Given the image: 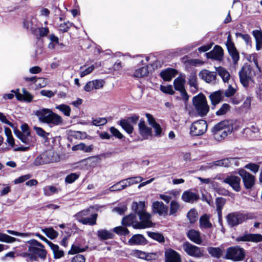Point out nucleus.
I'll return each instance as SVG.
<instances>
[{
    "label": "nucleus",
    "instance_id": "obj_43",
    "mask_svg": "<svg viewBox=\"0 0 262 262\" xmlns=\"http://www.w3.org/2000/svg\"><path fill=\"white\" fill-rule=\"evenodd\" d=\"M148 74L147 66L142 67L135 70L134 73V77L137 78H141L147 76Z\"/></svg>",
    "mask_w": 262,
    "mask_h": 262
},
{
    "label": "nucleus",
    "instance_id": "obj_34",
    "mask_svg": "<svg viewBox=\"0 0 262 262\" xmlns=\"http://www.w3.org/2000/svg\"><path fill=\"white\" fill-rule=\"evenodd\" d=\"M129 180H122L110 187L111 191H120L125 189L127 186L131 185L129 184Z\"/></svg>",
    "mask_w": 262,
    "mask_h": 262
},
{
    "label": "nucleus",
    "instance_id": "obj_8",
    "mask_svg": "<svg viewBox=\"0 0 262 262\" xmlns=\"http://www.w3.org/2000/svg\"><path fill=\"white\" fill-rule=\"evenodd\" d=\"M140 116L137 114H133L126 118L121 119L117 124L128 134H131L134 131L133 124H136L139 120Z\"/></svg>",
    "mask_w": 262,
    "mask_h": 262
},
{
    "label": "nucleus",
    "instance_id": "obj_1",
    "mask_svg": "<svg viewBox=\"0 0 262 262\" xmlns=\"http://www.w3.org/2000/svg\"><path fill=\"white\" fill-rule=\"evenodd\" d=\"M27 243L29 244L28 252L20 253L19 255L20 256L26 258L27 260H29L32 261H37L38 258L41 259L46 258L47 252L43 245L36 239H31Z\"/></svg>",
    "mask_w": 262,
    "mask_h": 262
},
{
    "label": "nucleus",
    "instance_id": "obj_23",
    "mask_svg": "<svg viewBox=\"0 0 262 262\" xmlns=\"http://www.w3.org/2000/svg\"><path fill=\"white\" fill-rule=\"evenodd\" d=\"M128 243L130 245H145L148 244V241L143 235L137 234L128 240Z\"/></svg>",
    "mask_w": 262,
    "mask_h": 262
},
{
    "label": "nucleus",
    "instance_id": "obj_55",
    "mask_svg": "<svg viewBox=\"0 0 262 262\" xmlns=\"http://www.w3.org/2000/svg\"><path fill=\"white\" fill-rule=\"evenodd\" d=\"M37 31V35H34L36 37H42L47 36L49 33V28L47 27H40L36 29Z\"/></svg>",
    "mask_w": 262,
    "mask_h": 262
},
{
    "label": "nucleus",
    "instance_id": "obj_4",
    "mask_svg": "<svg viewBox=\"0 0 262 262\" xmlns=\"http://www.w3.org/2000/svg\"><path fill=\"white\" fill-rule=\"evenodd\" d=\"M60 157L53 150L49 149L38 155L34 160L33 164L40 166L57 162L59 161Z\"/></svg>",
    "mask_w": 262,
    "mask_h": 262
},
{
    "label": "nucleus",
    "instance_id": "obj_59",
    "mask_svg": "<svg viewBox=\"0 0 262 262\" xmlns=\"http://www.w3.org/2000/svg\"><path fill=\"white\" fill-rule=\"evenodd\" d=\"M216 205V211H222L223 208L226 203V199L223 198L219 197L215 199Z\"/></svg>",
    "mask_w": 262,
    "mask_h": 262
},
{
    "label": "nucleus",
    "instance_id": "obj_22",
    "mask_svg": "<svg viewBox=\"0 0 262 262\" xmlns=\"http://www.w3.org/2000/svg\"><path fill=\"white\" fill-rule=\"evenodd\" d=\"M152 210L154 213H157L160 215L166 216L168 214V207L162 202L156 201L153 203Z\"/></svg>",
    "mask_w": 262,
    "mask_h": 262
},
{
    "label": "nucleus",
    "instance_id": "obj_36",
    "mask_svg": "<svg viewBox=\"0 0 262 262\" xmlns=\"http://www.w3.org/2000/svg\"><path fill=\"white\" fill-rule=\"evenodd\" d=\"M97 216V213H94L91 215V217H81L79 219V222L83 225L93 226L96 224Z\"/></svg>",
    "mask_w": 262,
    "mask_h": 262
},
{
    "label": "nucleus",
    "instance_id": "obj_44",
    "mask_svg": "<svg viewBox=\"0 0 262 262\" xmlns=\"http://www.w3.org/2000/svg\"><path fill=\"white\" fill-rule=\"evenodd\" d=\"M133 210L137 214L140 212L144 210L145 203L144 202L140 201L139 203L133 202L132 205Z\"/></svg>",
    "mask_w": 262,
    "mask_h": 262
},
{
    "label": "nucleus",
    "instance_id": "obj_57",
    "mask_svg": "<svg viewBox=\"0 0 262 262\" xmlns=\"http://www.w3.org/2000/svg\"><path fill=\"white\" fill-rule=\"evenodd\" d=\"M180 207L179 203L176 201H172L170 205L169 215H173L176 213Z\"/></svg>",
    "mask_w": 262,
    "mask_h": 262
},
{
    "label": "nucleus",
    "instance_id": "obj_38",
    "mask_svg": "<svg viewBox=\"0 0 262 262\" xmlns=\"http://www.w3.org/2000/svg\"><path fill=\"white\" fill-rule=\"evenodd\" d=\"M185 79L178 77L173 81V86L175 90L180 91L185 89Z\"/></svg>",
    "mask_w": 262,
    "mask_h": 262
},
{
    "label": "nucleus",
    "instance_id": "obj_17",
    "mask_svg": "<svg viewBox=\"0 0 262 262\" xmlns=\"http://www.w3.org/2000/svg\"><path fill=\"white\" fill-rule=\"evenodd\" d=\"M164 255L165 262H182L180 254L171 248L166 250Z\"/></svg>",
    "mask_w": 262,
    "mask_h": 262
},
{
    "label": "nucleus",
    "instance_id": "obj_46",
    "mask_svg": "<svg viewBox=\"0 0 262 262\" xmlns=\"http://www.w3.org/2000/svg\"><path fill=\"white\" fill-rule=\"evenodd\" d=\"M42 231L50 239H53L56 238L58 235V232L53 228H46L42 229Z\"/></svg>",
    "mask_w": 262,
    "mask_h": 262
},
{
    "label": "nucleus",
    "instance_id": "obj_45",
    "mask_svg": "<svg viewBox=\"0 0 262 262\" xmlns=\"http://www.w3.org/2000/svg\"><path fill=\"white\" fill-rule=\"evenodd\" d=\"M62 122V119L60 116L54 113L51 114L47 123L53 124L54 125H58L60 124Z\"/></svg>",
    "mask_w": 262,
    "mask_h": 262
},
{
    "label": "nucleus",
    "instance_id": "obj_19",
    "mask_svg": "<svg viewBox=\"0 0 262 262\" xmlns=\"http://www.w3.org/2000/svg\"><path fill=\"white\" fill-rule=\"evenodd\" d=\"M199 77L207 83L215 81L216 78V73L210 72L208 70L204 69L199 74Z\"/></svg>",
    "mask_w": 262,
    "mask_h": 262
},
{
    "label": "nucleus",
    "instance_id": "obj_35",
    "mask_svg": "<svg viewBox=\"0 0 262 262\" xmlns=\"http://www.w3.org/2000/svg\"><path fill=\"white\" fill-rule=\"evenodd\" d=\"M89 248L88 246L82 247L79 244L74 243L71 247V249L69 251V254H78L80 252L85 251Z\"/></svg>",
    "mask_w": 262,
    "mask_h": 262
},
{
    "label": "nucleus",
    "instance_id": "obj_18",
    "mask_svg": "<svg viewBox=\"0 0 262 262\" xmlns=\"http://www.w3.org/2000/svg\"><path fill=\"white\" fill-rule=\"evenodd\" d=\"M100 155L91 156L79 161V163L84 165L88 169L89 167H95L98 165L101 161Z\"/></svg>",
    "mask_w": 262,
    "mask_h": 262
},
{
    "label": "nucleus",
    "instance_id": "obj_9",
    "mask_svg": "<svg viewBox=\"0 0 262 262\" xmlns=\"http://www.w3.org/2000/svg\"><path fill=\"white\" fill-rule=\"evenodd\" d=\"M184 251L189 256L195 258H200L204 255L203 248L192 245L188 242H185L183 245Z\"/></svg>",
    "mask_w": 262,
    "mask_h": 262
},
{
    "label": "nucleus",
    "instance_id": "obj_15",
    "mask_svg": "<svg viewBox=\"0 0 262 262\" xmlns=\"http://www.w3.org/2000/svg\"><path fill=\"white\" fill-rule=\"evenodd\" d=\"M223 182L230 185L236 192H239L241 190V178L237 176H228L224 179Z\"/></svg>",
    "mask_w": 262,
    "mask_h": 262
},
{
    "label": "nucleus",
    "instance_id": "obj_52",
    "mask_svg": "<svg viewBox=\"0 0 262 262\" xmlns=\"http://www.w3.org/2000/svg\"><path fill=\"white\" fill-rule=\"evenodd\" d=\"M230 105L228 103H224L220 108L216 112V115L220 116L225 115L228 112L230 111Z\"/></svg>",
    "mask_w": 262,
    "mask_h": 262
},
{
    "label": "nucleus",
    "instance_id": "obj_51",
    "mask_svg": "<svg viewBox=\"0 0 262 262\" xmlns=\"http://www.w3.org/2000/svg\"><path fill=\"white\" fill-rule=\"evenodd\" d=\"M187 217L190 223H195L198 220V213L194 208L191 209L187 213Z\"/></svg>",
    "mask_w": 262,
    "mask_h": 262
},
{
    "label": "nucleus",
    "instance_id": "obj_21",
    "mask_svg": "<svg viewBox=\"0 0 262 262\" xmlns=\"http://www.w3.org/2000/svg\"><path fill=\"white\" fill-rule=\"evenodd\" d=\"M177 74L178 71L176 69L168 68L162 71L160 73V76L164 81H170Z\"/></svg>",
    "mask_w": 262,
    "mask_h": 262
},
{
    "label": "nucleus",
    "instance_id": "obj_26",
    "mask_svg": "<svg viewBox=\"0 0 262 262\" xmlns=\"http://www.w3.org/2000/svg\"><path fill=\"white\" fill-rule=\"evenodd\" d=\"M52 113L53 112L50 109L42 108L36 111V115L41 122L47 123Z\"/></svg>",
    "mask_w": 262,
    "mask_h": 262
},
{
    "label": "nucleus",
    "instance_id": "obj_50",
    "mask_svg": "<svg viewBox=\"0 0 262 262\" xmlns=\"http://www.w3.org/2000/svg\"><path fill=\"white\" fill-rule=\"evenodd\" d=\"M132 254L138 258L145 260H148L150 259L149 258H148V256H149V254L139 250H133L132 251Z\"/></svg>",
    "mask_w": 262,
    "mask_h": 262
},
{
    "label": "nucleus",
    "instance_id": "obj_6",
    "mask_svg": "<svg viewBox=\"0 0 262 262\" xmlns=\"http://www.w3.org/2000/svg\"><path fill=\"white\" fill-rule=\"evenodd\" d=\"M20 132L18 129L14 130L15 135L24 144L29 146H33L35 143V137L31 135L30 132L29 131L28 125L25 123L21 125Z\"/></svg>",
    "mask_w": 262,
    "mask_h": 262
},
{
    "label": "nucleus",
    "instance_id": "obj_24",
    "mask_svg": "<svg viewBox=\"0 0 262 262\" xmlns=\"http://www.w3.org/2000/svg\"><path fill=\"white\" fill-rule=\"evenodd\" d=\"M182 199L185 202L193 203L200 199V196L199 194L192 192L190 190H186L183 193Z\"/></svg>",
    "mask_w": 262,
    "mask_h": 262
},
{
    "label": "nucleus",
    "instance_id": "obj_54",
    "mask_svg": "<svg viewBox=\"0 0 262 262\" xmlns=\"http://www.w3.org/2000/svg\"><path fill=\"white\" fill-rule=\"evenodd\" d=\"M54 247L50 246V248L52 250L54 257L55 258H59L64 255V252L62 250H59V247L57 245L54 244Z\"/></svg>",
    "mask_w": 262,
    "mask_h": 262
},
{
    "label": "nucleus",
    "instance_id": "obj_10",
    "mask_svg": "<svg viewBox=\"0 0 262 262\" xmlns=\"http://www.w3.org/2000/svg\"><path fill=\"white\" fill-rule=\"evenodd\" d=\"M251 73L252 68L248 64L244 66L239 72L240 82L246 88L249 86L250 81H253Z\"/></svg>",
    "mask_w": 262,
    "mask_h": 262
},
{
    "label": "nucleus",
    "instance_id": "obj_11",
    "mask_svg": "<svg viewBox=\"0 0 262 262\" xmlns=\"http://www.w3.org/2000/svg\"><path fill=\"white\" fill-rule=\"evenodd\" d=\"M206 121L203 119L193 122L190 126V133L193 136H199L204 134L207 129Z\"/></svg>",
    "mask_w": 262,
    "mask_h": 262
},
{
    "label": "nucleus",
    "instance_id": "obj_30",
    "mask_svg": "<svg viewBox=\"0 0 262 262\" xmlns=\"http://www.w3.org/2000/svg\"><path fill=\"white\" fill-rule=\"evenodd\" d=\"M256 41V49L260 50L262 48V31L260 30H254L252 32Z\"/></svg>",
    "mask_w": 262,
    "mask_h": 262
},
{
    "label": "nucleus",
    "instance_id": "obj_56",
    "mask_svg": "<svg viewBox=\"0 0 262 262\" xmlns=\"http://www.w3.org/2000/svg\"><path fill=\"white\" fill-rule=\"evenodd\" d=\"M80 177V173H71L67 176V183L71 184Z\"/></svg>",
    "mask_w": 262,
    "mask_h": 262
},
{
    "label": "nucleus",
    "instance_id": "obj_58",
    "mask_svg": "<svg viewBox=\"0 0 262 262\" xmlns=\"http://www.w3.org/2000/svg\"><path fill=\"white\" fill-rule=\"evenodd\" d=\"M160 89L163 93L171 95H173L175 93L171 85H168L167 86L161 85Z\"/></svg>",
    "mask_w": 262,
    "mask_h": 262
},
{
    "label": "nucleus",
    "instance_id": "obj_60",
    "mask_svg": "<svg viewBox=\"0 0 262 262\" xmlns=\"http://www.w3.org/2000/svg\"><path fill=\"white\" fill-rule=\"evenodd\" d=\"M236 37H240L242 38L245 41L246 45H252V40L250 35L248 34H243L240 32H236L235 33Z\"/></svg>",
    "mask_w": 262,
    "mask_h": 262
},
{
    "label": "nucleus",
    "instance_id": "obj_40",
    "mask_svg": "<svg viewBox=\"0 0 262 262\" xmlns=\"http://www.w3.org/2000/svg\"><path fill=\"white\" fill-rule=\"evenodd\" d=\"M98 236L101 240H106L114 238V234L106 230H99L98 231Z\"/></svg>",
    "mask_w": 262,
    "mask_h": 262
},
{
    "label": "nucleus",
    "instance_id": "obj_31",
    "mask_svg": "<svg viewBox=\"0 0 262 262\" xmlns=\"http://www.w3.org/2000/svg\"><path fill=\"white\" fill-rule=\"evenodd\" d=\"M36 21L35 18L32 17L27 19L24 23V27L28 30H30L34 35H37L36 25L34 24Z\"/></svg>",
    "mask_w": 262,
    "mask_h": 262
},
{
    "label": "nucleus",
    "instance_id": "obj_61",
    "mask_svg": "<svg viewBox=\"0 0 262 262\" xmlns=\"http://www.w3.org/2000/svg\"><path fill=\"white\" fill-rule=\"evenodd\" d=\"M244 167L249 169L250 171L254 173H256L259 170V166L257 164L254 163H250L246 164Z\"/></svg>",
    "mask_w": 262,
    "mask_h": 262
},
{
    "label": "nucleus",
    "instance_id": "obj_63",
    "mask_svg": "<svg viewBox=\"0 0 262 262\" xmlns=\"http://www.w3.org/2000/svg\"><path fill=\"white\" fill-rule=\"evenodd\" d=\"M229 159L227 158L223 160H218L215 162L214 164L217 166H223L228 167L229 166Z\"/></svg>",
    "mask_w": 262,
    "mask_h": 262
},
{
    "label": "nucleus",
    "instance_id": "obj_53",
    "mask_svg": "<svg viewBox=\"0 0 262 262\" xmlns=\"http://www.w3.org/2000/svg\"><path fill=\"white\" fill-rule=\"evenodd\" d=\"M114 232L118 235L126 236L130 233L129 231L126 227L118 226L114 228Z\"/></svg>",
    "mask_w": 262,
    "mask_h": 262
},
{
    "label": "nucleus",
    "instance_id": "obj_41",
    "mask_svg": "<svg viewBox=\"0 0 262 262\" xmlns=\"http://www.w3.org/2000/svg\"><path fill=\"white\" fill-rule=\"evenodd\" d=\"M200 226L201 228H211L212 224L209 221V217L207 214L202 215L200 219Z\"/></svg>",
    "mask_w": 262,
    "mask_h": 262
},
{
    "label": "nucleus",
    "instance_id": "obj_62",
    "mask_svg": "<svg viewBox=\"0 0 262 262\" xmlns=\"http://www.w3.org/2000/svg\"><path fill=\"white\" fill-rule=\"evenodd\" d=\"M138 215L139 216L140 220L142 222H146L148 221L150 217V214L145 212V209L140 212V213H139Z\"/></svg>",
    "mask_w": 262,
    "mask_h": 262
},
{
    "label": "nucleus",
    "instance_id": "obj_49",
    "mask_svg": "<svg viewBox=\"0 0 262 262\" xmlns=\"http://www.w3.org/2000/svg\"><path fill=\"white\" fill-rule=\"evenodd\" d=\"M18 241V239L9 236L6 234L0 232V242L7 243H12Z\"/></svg>",
    "mask_w": 262,
    "mask_h": 262
},
{
    "label": "nucleus",
    "instance_id": "obj_25",
    "mask_svg": "<svg viewBox=\"0 0 262 262\" xmlns=\"http://www.w3.org/2000/svg\"><path fill=\"white\" fill-rule=\"evenodd\" d=\"M22 91L23 94L19 93V89H17L16 91L12 90L11 92L15 93V97L18 100L31 102L33 99L32 95L25 89H23Z\"/></svg>",
    "mask_w": 262,
    "mask_h": 262
},
{
    "label": "nucleus",
    "instance_id": "obj_3",
    "mask_svg": "<svg viewBox=\"0 0 262 262\" xmlns=\"http://www.w3.org/2000/svg\"><path fill=\"white\" fill-rule=\"evenodd\" d=\"M225 218L228 226L230 228H233L252 219V215L250 213L238 211L228 213Z\"/></svg>",
    "mask_w": 262,
    "mask_h": 262
},
{
    "label": "nucleus",
    "instance_id": "obj_28",
    "mask_svg": "<svg viewBox=\"0 0 262 262\" xmlns=\"http://www.w3.org/2000/svg\"><path fill=\"white\" fill-rule=\"evenodd\" d=\"M68 137H67V139L70 142L72 141V138H74L76 139L82 140L87 138L88 136V135L85 132L71 130H68Z\"/></svg>",
    "mask_w": 262,
    "mask_h": 262
},
{
    "label": "nucleus",
    "instance_id": "obj_42",
    "mask_svg": "<svg viewBox=\"0 0 262 262\" xmlns=\"http://www.w3.org/2000/svg\"><path fill=\"white\" fill-rule=\"evenodd\" d=\"M147 233L149 237L160 243H163L165 242V238L163 235L160 233L148 231Z\"/></svg>",
    "mask_w": 262,
    "mask_h": 262
},
{
    "label": "nucleus",
    "instance_id": "obj_39",
    "mask_svg": "<svg viewBox=\"0 0 262 262\" xmlns=\"http://www.w3.org/2000/svg\"><path fill=\"white\" fill-rule=\"evenodd\" d=\"M217 61H221L223 60L224 52L222 47L219 45H215L212 50Z\"/></svg>",
    "mask_w": 262,
    "mask_h": 262
},
{
    "label": "nucleus",
    "instance_id": "obj_16",
    "mask_svg": "<svg viewBox=\"0 0 262 262\" xmlns=\"http://www.w3.org/2000/svg\"><path fill=\"white\" fill-rule=\"evenodd\" d=\"M236 242H262V235L260 234L244 233L242 236H238L236 238Z\"/></svg>",
    "mask_w": 262,
    "mask_h": 262
},
{
    "label": "nucleus",
    "instance_id": "obj_48",
    "mask_svg": "<svg viewBox=\"0 0 262 262\" xmlns=\"http://www.w3.org/2000/svg\"><path fill=\"white\" fill-rule=\"evenodd\" d=\"M110 131L112 134V136L115 137L116 138L119 140L124 141L125 137L124 135L116 127L112 126L110 128Z\"/></svg>",
    "mask_w": 262,
    "mask_h": 262
},
{
    "label": "nucleus",
    "instance_id": "obj_7",
    "mask_svg": "<svg viewBox=\"0 0 262 262\" xmlns=\"http://www.w3.org/2000/svg\"><path fill=\"white\" fill-rule=\"evenodd\" d=\"M245 256V250L239 246H235L228 248L226 249V255L223 258L233 261H239L243 260Z\"/></svg>",
    "mask_w": 262,
    "mask_h": 262
},
{
    "label": "nucleus",
    "instance_id": "obj_64",
    "mask_svg": "<svg viewBox=\"0 0 262 262\" xmlns=\"http://www.w3.org/2000/svg\"><path fill=\"white\" fill-rule=\"evenodd\" d=\"M71 262H85V257L83 255L78 254L72 257Z\"/></svg>",
    "mask_w": 262,
    "mask_h": 262
},
{
    "label": "nucleus",
    "instance_id": "obj_29",
    "mask_svg": "<svg viewBox=\"0 0 262 262\" xmlns=\"http://www.w3.org/2000/svg\"><path fill=\"white\" fill-rule=\"evenodd\" d=\"M188 84L190 87L193 88L194 90H191L193 93H196L199 91L198 78L195 73H191L188 78Z\"/></svg>",
    "mask_w": 262,
    "mask_h": 262
},
{
    "label": "nucleus",
    "instance_id": "obj_20",
    "mask_svg": "<svg viewBox=\"0 0 262 262\" xmlns=\"http://www.w3.org/2000/svg\"><path fill=\"white\" fill-rule=\"evenodd\" d=\"M224 92L223 90H219L218 91L212 92L209 96L211 101L212 109H214L215 105L219 104L224 99Z\"/></svg>",
    "mask_w": 262,
    "mask_h": 262
},
{
    "label": "nucleus",
    "instance_id": "obj_27",
    "mask_svg": "<svg viewBox=\"0 0 262 262\" xmlns=\"http://www.w3.org/2000/svg\"><path fill=\"white\" fill-rule=\"evenodd\" d=\"M187 237L192 242L198 245L201 244L202 239L200 232L195 229H190L187 232Z\"/></svg>",
    "mask_w": 262,
    "mask_h": 262
},
{
    "label": "nucleus",
    "instance_id": "obj_32",
    "mask_svg": "<svg viewBox=\"0 0 262 262\" xmlns=\"http://www.w3.org/2000/svg\"><path fill=\"white\" fill-rule=\"evenodd\" d=\"M219 75L222 78L224 82H228L230 78V75L228 71L223 67H219L215 68Z\"/></svg>",
    "mask_w": 262,
    "mask_h": 262
},
{
    "label": "nucleus",
    "instance_id": "obj_33",
    "mask_svg": "<svg viewBox=\"0 0 262 262\" xmlns=\"http://www.w3.org/2000/svg\"><path fill=\"white\" fill-rule=\"evenodd\" d=\"M137 217L135 214L130 213L122 218V225L124 226H130L136 222Z\"/></svg>",
    "mask_w": 262,
    "mask_h": 262
},
{
    "label": "nucleus",
    "instance_id": "obj_47",
    "mask_svg": "<svg viewBox=\"0 0 262 262\" xmlns=\"http://www.w3.org/2000/svg\"><path fill=\"white\" fill-rule=\"evenodd\" d=\"M58 189L54 186H46L43 188V193L46 196H50L58 192Z\"/></svg>",
    "mask_w": 262,
    "mask_h": 262
},
{
    "label": "nucleus",
    "instance_id": "obj_37",
    "mask_svg": "<svg viewBox=\"0 0 262 262\" xmlns=\"http://www.w3.org/2000/svg\"><path fill=\"white\" fill-rule=\"evenodd\" d=\"M207 251L212 257L220 258L222 256L223 250L220 247H209L207 248Z\"/></svg>",
    "mask_w": 262,
    "mask_h": 262
},
{
    "label": "nucleus",
    "instance_id": "obj_14",
    "mask_svg": "<svg viewBox=\"0 0 262 262\" xmlns=\"http://www.w3.org/2000/svg\"><path fill=\"white\" fill-rule=\"evenodd\" d=\"M139 133L142 140H147L149 137L152 136V131L151 127H148L144 120L142 118L138 124Z\"/></svg>",
    "mask_w": 262,
    "mask_h": 262
},
{
    "label": "nucleus",
    "instance_id": "obj_5",
    "mask_svg": "<svg viewBox=\"0 0 262 262\" xmlns=\"http://www.w3.org/2000/svg\"><path fill=\"white\" fill-rule=\"evenodd\" d=\"M192 104L200 116H206L209 111V106L208 105L207 99L202 93L193 97Z\"/></svg>",
    "mask_w": 262,
    "mask_h": 262
},
{
    "label": "nucleus",
    "instance_id": "obj_2",
    "mask_svg": "<svg viewBox=\"0 0 262 262\" xmlns=\"http://www.w3.org/2000/svg\"><path fill=\"white\" fill-rule=\"evenodd\" d=\"M234 122L233 120H224L216 124L211 129L214 138L219 141H222L233 130Z\"/></svg>",
    "mask_w": 262,
    "mask_h": 262
},
{
    "label": "nucleus",
    "instance_id": "obj_13",
    "mask_svg": "<svg viewBox=\"0 0 262 262\" xmlns=\"http://www.w3.org/2000/svg\"><path fill=\"white\" fill-rule=\"evenodd\" d=\"M237 173L242 178L245 189H251L255 183V177L242 168L238 169Z\"/></svg>",
    "mask_w": 262,
    "mask_h": 262
},
{
    "label": "nucleus",
    "instance_id": "obj_12",
    "mask_svg": "<svg viewBox=\"0 0 262 262\" xmlns=\"http://www.w3.org/2000/svg\"><path fill=\"white\" fill-rule=\"evenodd\" d=\"M225 45L228 52L233 60V63L236 64L239 60V54L234 43L232 40V37L230 32H229L227 36V40L225 43Z\"/></svg>",
    "mask_w": 262,
    "mask_h": 262
}]
</instances>
